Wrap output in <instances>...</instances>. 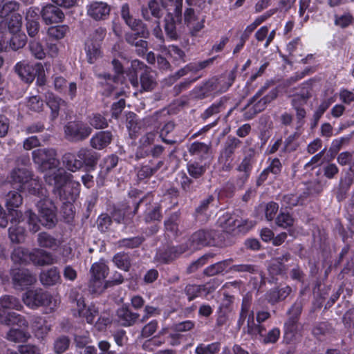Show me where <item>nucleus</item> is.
<instances>
[{
    "label": "nucleus",
    "instance_id": "obj_1",
    "mask_svg": "<svg viewBox=\"0 0 354 354\" xmlns=\"http://www.w3.org/2000/svg\"><path fill=\"white\" fill-rule=\"evenodd\" d=\"M32 161L42 171H49L44 176L46 183L53 186V191L60 198L66 200L69 205L71 214L69 216H73L71 201H74L79 194L80 186L78 182L69 180L70 174H67L63 169L59 168V160L57 158V151L53 148H40L32 152Z\"/></svg>",
    "mask_w": 354,
    "mask_h": 354
},
{
    "label": "nucleus",
    "instance_id": "obj_2",
    "mask_svg": "<svg viewBox=\"0 0 354 354\" xmlns=\"http://www.w3.org/2000/svg\"><path fill=\"white\" fill-rule=\"evenodd\" d=\"M269 86V83H266L250 100L244 109L243 115L245 119L250 120L253 118L257 113L265 110L267 105L277 97L278 90L277 88H272L266 93Z\"/></svg>",
    "mask_w": 354,
    "mask_h": 354
},
{
    "label": "nucleus",
    "instance_id": "obj_3",
    "mask_svg": "<svg viewBox=\"0 0 354 354\" xmlns=\"http://www.w3.org/2000/svg\"><path fill=\"white\" fill-rule=\"evenodd\" d=\"M22 306L18 299L10 295H4L0 298V324L7 326L17 325L26 328L28 326V321L21 315L9 312L8 309L20 310Z\"/></svg>",
    "mask_w": 354,
    "mask_h": 354
},
{
    "label": "nucleus",
    "instance_id": "obj_4",
    "mask_svg": "<svg viewBox=\"0 0 354 354\" xmlns=\"http://www.w3.org/2000/svg\"><path fill=\"white\" fill-rule=\"evenodd\" d=\"M216 232L213 230H200L194 232L189 238L186 246L172 247L169 249V258L173 259L188 250H195L212 244Z\"/></svg>",
    "mask_w": 354,
    "mask_h": 354
},
{
    "label": "nucleus",
    "instance_id": "obj_5",
    "mask_svg": "<svg viewBox=\"0 0 354 354\" xmlns=\"http://www.w3.org/2000/svg\"><path fill=\"white\" fill-rule=\"evenodd\" d=\"M24 303L30 308L45 306L54 310L59 304V300L41 288L29 290L23 295Z\"/></svg>",
    "mask_w": 354,
    "mask_h": 354
},
{
    "label": "nucleus",
    "instance_id": "obj_6",
    "mask_svg": "<svg viewBox=\"0 0 354 354\" xmlns=\"http://www.w3.org/2000/svg\"><path fill=\"white\" fill-rule=\"evenodd\" d=\"M251 300L249 297H245L243 299L239 319L238 320V326L241 327L244 322L245 319L248 318L246 333L252 337H256L258 335L263 337L265 328L260 324H256L254 319V313L250 310Z\"/></svg>",
    "mask_w": 354,
    "mask_h": 354
},
{
    "label": "nucleus",
    "instance_id": "obj_7",
    "mask_svg": "<svg viewBox=\"0 0 354 354\" xmlns=\"http://www.w3.org/2000/svg\"><path fill=\"white\" fill-rule=\"evenodd\" d=\"M69 299L72 304L73 310L79 317H84L86 322L92 324L98 315V311L94 306H86L83 296L76 290L73 289L69 294Z\"/></svg>",
    "mask_w": 354,
    "mask_h": 354
},
{
    "label": "nucleus",
    "instance_id": "obj_8",
    "mask_svg": "<svg viewBox=\"0 0 354 354\" xmlns=\"http://www.w3.org/2000/svg\"><path fill=\"white\" fill-rule=\"evenodd\" d=\"M106 36V30L98 28L91 34L85 42V51L87 60L90 64H93L102 56L101 43Z\"/></svg>",
    "mask_w": 354,
    "mask_h": 354
},
{
    "label": "nucleus",
    "instance_id": "obj_9",
    "mask_svg": "<svg viewBox=\"0 0 354 354\" xmlns=\"http://www.w3.org/2000/svg\"><path fill=\"white\" fill-rule=\"evenodd\" d=\"M90 272L89 290L93 293H101L105 288L104 281L109 274L108 266L103 260H100L91 266Z\"/></svg>",
    "mask_w": 354,
    "mask_h": 354
},
{
    "label": "nucleus",
    "instance_id": "obj_10",
    "mask_svg": "<svg viewBox=\"0 0 354 354\" xmlns=\"http://www.w3.org/2000/svg\"><path fill=\"white\" fill-rule=\"evenodd\" d=\"M92 133V129L82 121H71L64 126L65 138L73 142H78L88 138Z\"/></svg>",
    "mask_w": 354,
    "mask_h": 354
},
{
    "label": "nucleus",
    "instance_id": "obj_11",
    "mask_svg": "<svg viewBox=\"0 0 354 354\" xmlns=\"http://www.w3.org/2000/svg\"><path fill=\"white\" fill-rule=\"evenodd\" d=\"M37 207L40 216V223L48 228L55 226L57 222L56 207L52 201L44 197L37 203Z\"/></svg>",
    "mask_w": 354,
    "mask_h": 354
},
{
    "label": "nucleus",
    "instance_id": "obj_12",
    "mask_svg": "<svg viewBox=\"0 0 354 354\" xmlns=\"http://www.w3.org/2000/svg\"><path fill=\"white\" fill-rule=\"evenodd\" d=\"M12 283L16 289L22 290L36 281V278L29 270L17 269L12 270Z\"/></svg>",
    "mask_w": 354,
    "mask_h": 354
},
{
    "label": "nucleus",
    "instance_id": "obj_13",
    "mask_svg": "<svg viewBox=\"0 0 354 354\" xmlns=\"http://www.w3.org/2000/svg\"><path fill=\"white\" fill-rule=\"evenodd\" d=\"M110 11V6L102 1H93L86 6L88 16L95 21L106 19L109 17Z\"/></svg>",
    "mask_w": 354,
    "mask_h": 354
},
{
    "label": "nucleus",
    "instance_id": "obj_14",
    "mask_svg": "<svg viewBox=\"0 0 354 354\" xmlns=\"http://www.w3.org/2000/svg\"><path fill=\"white\" fill-rule=\"evenodd\" d=\"M30 262L35 266H46L57 263V259L50 252L40 248H35L30 252Z\"/></svg>",
    "mask_w": 354,
    "mask_h": 354
},
{
    "label": "nucleus",
    "instance_id": "obj_15",
    "mask_svg": "<svg viewBox=\"0 0 354 354\" xmlns=\"http://www.w3.org/2000/svg\"><path fill=\"white\" fill-rule=\"evenodd\" d=\"M41 16L46 24H57L62 22L64 18L63 12L57 6L48 4L41 10Z\"/></svg>",
    "mask_w": 354,
    "mask_h": 354
},
{
    "label": "nucleus",
    "instance_id": "obj_16",
    "mask_svg": "<svg viewBox=\"0 0 354 354\" xmlns=\"http://www.w3.org/2000/svg\"><path fill=\"white\" fill-rule=\"evenodd\" d=\"M15 73L26 83H31L36 77V64L32 66L26 61L17 62L14 66Z\"/></svg>",
    "mask_w": 354,
    "mask_h": 354
},
{
    "label": "nucleus",
    "instance_id": "obj_17",
    "mask_svg": "<svg viewBox=\"0 0 354 354\" xmlns=\"http://www.w3.org/2000/svg\"><path fill=\"white\" fill-rule=\"evenodd\" d=\"M252 167V155L245 156L238 165L236 170L239 173L237 176L236 185L242 187L248 180Z\"/></svg>",
    "mask_w": 354,
    "mask_h": 354
},
{
    "label": "nucleus",
    "instance_id": "obj_18",
    "mask_svg": "<svg viewBox=\"0 0 354 354\" xmlns=\"http://www.w3.org/2000/svg\"><path fill=\"white\" fill-rule=\"evenodd\" d=\"M31 172L26 168L14 169L10 174V182L17 189L24 191L28 183Z\"/></svg>",
    "mask_w": 354,
    "mask_h": 354
},
{
    "label": "nucleus",
    "instance_id": "obj_19",
    "mask_svg": "<svg viewBox=\"0 0 354 354\" xmlns=\"http://www.w3.org/2000/svg\"><path fill=\"white\" fill-rule=\"evenodd\" d=\"M117 321L122 326H133L138 319L140 315L132 312L128 306L123 305L117 310Z\"/></svg>",
    "mask_w": 354,
    "mask_h": 354
},
{
    "label": "nucleus",
    "instance_id": "obj_20",
    "mask_svg": "<svg viewBox=\"0 0 354 354\" xmlns=\"http://www.w3.org/2000/svg\"><path fill=\"white\" fill-rule=\"evenodd\" d=\"M113 134L109 131H102L96 133L90 140L91 146L97 150H102L111 144Z\"/></svg>",
    "mask_w": 354,
    "mask_h": 354
},
{
    "label": "nucleus",
    "instance_id": "obj_21",
    "mask_svg": "<svg viewBox=\"0 0 354 354\" xmlns=\"http://www.w3.org/2000/svg\"><path fill=\"white\" fill-rule=\"evenodd\" d=\"M37 245L42 248L56 250L62 244V241L48 232H40L37 237Z\"/></svg>",
    "mask_w": 354,
    "mask_h": 354
},
{
    "label": "nucleus",
    "instance_id": "obj_22",
    "mask_svg": "<svg viewBox=\"0 0 354 354\" xmlns=\"http://www.w3.org/2000/svg\"><path fill=\"white\" fill-rule=\"evenodd\" d=\"M20 328H12L6 333L5 337L7 340L15 343H25L30 337L31 335L28 331V327H21Z\"/></svg>",
    "mask_w": 354,
    "mask_h": 354
},
{
    "label": "nucleus",
    "instance_id": "obj_23",
    "mask_svg": "<svg viewBox=\"0 0 354 354\" xmlns=\"http://www.w3.org/2000/svg\"><path fill=\"white\" fill-rule=\"evenodd\" d=\"M188 151L191 156L201 160H205L207 158L211 152V144L194 142L189 147Z\"/></svg>",
    "mask_w": 354,
    "mask_h": 354
},
{
    "label": "nucleus",
    "instance_id": "obj_24",
    "mask_svg": "<svg viewBox=\"0 0 354 354\" xmlns=\"http://www.w3.org/2000/svg\"><path fill=\"white\" fill-rule=\"evenodd\" d=\"M173 19L170 14H167L164 19V29L166 35L172 41H176L180 38V34L177 30L176 25L180 24Z\"/></svg>",
    "mask_w": 354,
    "mask_h": 354
},
{
    "label": "nucleus",
    "instance_id": "obj_25",
    "mask_svg": "<svg viewBox=\"0 0 354 354\" xmlns=\"http://www.w3.org/2000/svg\"><path fill=\"white\" fill-rule=\"evenodd\" d=\"M39 279L42 285L51 286L59 283L61 277L58 269L54 267L41 272Z\"/></svg>",
    "mask_w": 354,
    "mask_h": 354
},
{
    "label": "nucleus",
    "instance_id": "obj_26",
    "mask_svg": "<svg viewBox=\"0 0 354 354\" xmlns=\"http://www.w3.org/2000/svg\"><path fill=\"white\" fill-rule=\"evenodd\" d=\"M269 165L261 173L258 183H263L268 178L269 174H272L273 175H279L282 169V164L279 159L275 158L273 159H268Z\"/></svg>",
    "mask_w": 354,
    "mask_h": 354
},
{
    "label": "nucleus",
    "instance_id": "obj_27",
    "mask_svg": "<svg viewBox=\"0 0 354 354\" xmlns=\"http://www.w3.org/2000/svg\"><path fill=\"white\" fill-rule=\"evenodd\" d=\"M142 15L147 21L151 20V17L160 21V19L162 17V12L158 2L156 0H150L147 8H142Z\"/></svg>",
    "mask_w": 354,
    "mask_h": 354
},
{
    "label": "nucleus",
    "instance_id": "obj_28",
    "mask_svg": "<svg viewBox=\"0 0 354 354\" xmlns=\"http://www.w3.org/2000/svg\"><path fill=\"white\" fill-rule=\"evenodd\" d=\"M46 104L51 110L52 119L54 120L57 118L59 115L60 108L66 105V102L53 93H48L46 97Z\"/></svg>",
    "mask_w": 354,
    "mask_h": 354
},
{
    "label": "nucleus",
    "instance_id": "obj_29",
    "mask_svg": "<svg viewBox=\"0 0 354 354\" xmlns=\"http://www.w3.org/2000/svg\"><path fill=\"white\" fill-rule=\"evenodd\" d=\"M311 97L310 88L308 84H303L300 92L292 96L291 104L292 107H303Z\"/></svg>",
    "mask_w": 354,
    "mask_h": 354
},
{
    "label": "nucleus",
    "instance_id": "obj_30",
    "mask_svg": "<svg viewBox=\"0 0 354 354\" xmlns=\"http://www.w3.org/2000/svg\"><path fill=\"white\" fill-rule=\"evenodd\" d=\"M215 59L216 57H214L202 62L189 64L187 65L185 68L179 70L176 75L178 77V78H179L187 75L189 72H198L212 64Z\"/></svg>",
    "mask_w": 354,
    "mask_h": 354
},
{
    "label": "nucleus",
    "instance_id": "obj_31",
    "mask_svg": "<svg viewBox=\"0 0 354 354\" xmlns=\"http://www.w3.org/2000/svg\"><path fill=\"white\" fill-rule=\"evenodd\" d=\"M50 330L51 326L41 317H37L32 324L33 333L38 339H44Z\"/></svg>",
    "mask_w": 354,
    "mask_h": 354
},
{
    "label": "nucleus",
    "instance_id": "obj_32",
    "mask_svg": "<svg viewBox=\"0 0 354 354\" xmlns=\"http://www.w3.org/2000/svg\"><path fill=\"white\" fill-rule=\"evenodd\" d=\"M24 191H27L33 195H38L41 197H46V190L42 187L41 183L37 177H35L32 174L28 180V183L26 184Z\"/></svg>",
    "mask_w": 354,
    "mask_h": 354
},
{
    "label": "nucleus",
    "instance_id": "obj_33",
    "mask_svg": "<svg viewBox=\"0 0 354 354\" xmlns=\"http://www.w3.org/2000/svg\"><path fill=\"white\" fill-rule=\"evenodd\" d=\"M30 252L27 248L17 247L11 254V259L15 264H27L30 262Z\"/></svg>",
    "mask_w": 354,
    "mask_h": 354
},
{
    "label": "nucleus",
    "instance_id": "obj_34",
    "mask_svg": "<svg viewBox=\"0 0 354 354\" xmlns=\"http://www.w3.org/2000/svg\"><path fill=\"white\" fill-rule=\"evenodd\" d=\"M121 17L126 24L133 30H139L142 26L140 20L134 19L130 14L129 6L127 3L123 4L121 7Z\"/></svg>",
    "mask_w": 354,
    "mask_h": 354
},
{
    "label": "nucleus",
    "instance_id": "obj_35",
    "mask_svg": "<svg viewBox=\"0 0 354 354\" xmlns=\"http://www.w3.org/2000/svg\"><path fill=\"white\" fill-rule=\"evenodd\" d=\"M301 310L302 306L301 303L295 302L288 310V313L289 315V319L286 323V326L290 331H294L296 330V324L297 319L301 313Z\"/></svg>",
    "mask_w": 354,
    "mask_h": 354
},
{
    "label": "nucleus",
    "instance_id": "obj_36",
    "mask_svg": "<svg viewBox=\"0 0 354 354\" xmlns=\"http://www.w3.org/2000/svg\"><path fill=\"white\" fill-rule=\"evenodd\" d=\"M295 219L289 213L281 212L276 218V224L283 228H290L289 234L295 236V231L292 227L294 225Z\"/></svg>",
    "mask_w": 354,
    "mask_h": 354
},
{
    "label": "nucleus",
    "instance_id": "obj_37",
    "mask_svg": "<svg viewBox=\"0 0 354 354\" xmlns=\"http://www.w3.org/2000/svg\"><path fill=\"white\" fill-rule=\"evenodd\" d=\"M3 24L7 26L10 34L21 32L22 17L19 14H13L9 19L0 23L1 26Z\"/></svg>",
    "mask_w": 354,
    "mask_h": 354
},
{
    "label": "nucleus",
    "instance_id": "obj_38",
    "mask_svg": "<svg viewBox=\"0 0 354 354\" xmlns=\"http://www.w3.org/2000/svg\"><path fill=\"white\" fill-rule=\"evenodd\" d=\"M241 143V141L238 138L235 137H228L220 154L234 159V153L236 149L239 147Z\"/></svg>",
    "mask_w": 354,
    "mask_h": 354
},
{
    "label": "nucleus",
    "instance_id": "obj_39",
    "mask_svg": "<svg viewBox=\"0 0 354 354\" xmlns=\"http://www.w3.org/2000/svg\"><path fill=\"white\" fill-rule=\"evenodd\" d=\"M140 84L145 91H152L156 86V82L149 68H146L140 75Z\"/></svg>",
    "mask_w": 354,
    "mask_h": 354
},
{
    "label": "nucleus",
    "instance_id": "obj_40",
    "mask_svg": "<svg viewBox=\"0 0 354 354\" xmlns=\"http://www.w3.org/2000/svg\"><path fill=\"white\" fill-rule=\"evenodd\" d=\"M218 223L225 231L230 232L233 231L235 227H239L241 221L236 220L234 216L225 214L219 218Z\"/></svg>",
    "mask_w": 354,
    "mask_h": 354
},
{
    "label": "nucleus",
    "instance_id": "obj_41",
    "mask_svg": "<svg viewBox=\"0 0 354 354\" xmlns=\"http://www.w3.org/2000/svg\"><path fill=\"white\" fill-rule=\"evenodd\" d=\"M290 292L291 288L289 286H286L280 289H274L269 292L267 298L269 302L274 304L286 299Z\"/></svg>",
    "mask_w": 354,
    "mask_h": 354
},
{
    "label": "nucleus",
    "instance_id": "obj_42",
    "mask_svg": "<svg viewBox=\"0 0 354 354\" xmlns=\"http://www.w3.org/2000/svg\"><path fill=\"white\" fill-rule=\"evenodd\" d=\"M62 162L68 170L73 172L82 168L81 160L72 153H65L62 157Z\"/></svg>",
    "mask_w": 354,
    "mask_h": 354
},
{
    "label": "nucleus",
    "instance_id": "obj_43",
    "mask_svg": "<svg viewBox=\"0 0 354 354\" xmlns=\"http://www.w3.org/2000/svg\"><path fill=\"white\" fill-rule=\"evenodd\" d=\"M77 156L79 160H81L82 167L83 165L93 166L97 160L95 153L86 148L80 149L77 153Z\"/></svg>",
    "mask_w": 354,
    "mask_h": 354
},
{
    "label": "nucleus",
    "instance_id": "obj_44",
    "mask_svg": "<svg viewBox=\"0 0 354 354\" xmlns=\"http://www.w3.org/2000/svg\"><path fill=\"white\" fill-rule=\"evenodd\" d=\"M163 165V161H158L155 165H146L140 167L138 171V177L140 180L145 179L153 175Z\"/></svg>",
    "mask_w": 354,
    "mask_h": 354
},
{
    "label": "nucleus",
    "instance_id": "obj_45",
    "mask_svg": "<svg viewBox=\"0 0 354 354\" xmlns=\"http://www.w3.org/2000/svg\"><path fill=\"white\" fill-rule=\"evenodd\" d=\"M113 262L115 266L124 271H129L131 267V259L128 254L118 252L113 257Z\"/></svg>",
    "mask_w": 354,
    "mask_h": 354
},
{
    "label": "nucleus",
    "instance_id": "obj_46",
    "mask_svg": "<svg viewBox=\"0 0 354 354\" xmlns=\"http://www.w3.org/2000/svg\"><path fill=\"white\" fill-rule=\"evenodd\" d=\"M232 261V259H227L212 264L207 267L204 270L203 273L209 277L220 274L225 270V268L230 264Z\"/></svg>",
    "mask_w": 354,
    "mask_h": 354
},
{
    "label": "nucleus",
    "instance_id": "obj_47",
    "mask_svg": "<svg viewBox=\"0 0 354 354\" xmlns=\"http://www.w3.org/2000/svg\"><path fill=\"white\" fill-rule=\"evenodd\" d=\"M289 258L290 254H286L281 257H278L277 259H274L269 266V272L272 275L281 274L282 272L285 270V266L283 265V262L287 261Z\"/></svg>",
    "mask_w": 354,
    "mask_h": 354
},
{
    "label": "nucleus",
    "instance_id": "obj_48",
    "mask_svg": "<svg viewBox=\"0 0 354 354\" xmlns=\"http://www.w3.org/2000/svg\"><path fill=\"white\" fill-rule=\"evenodd\" d=\"M22 197L17 192H10L6 197V205L8 209L19 207L22 203Z\"/></svg>",
    "mask_w": 354,
    "mask_h": 354
},
{
    "label": "nucleus",
    "instance_id": "obj_49",
    "mask_svg": "<svg viewBox=\"0 0 354 354\" xmlns=\"http://www.w3.org/2000/svg\"><path fill=\"white\" fill-rule=\"evenodd\" d=\"M221 344L218 342L209 344H198L196 349V354H216L220 351Z\"/></svg>",
    "mask_w": 354,
    "mask_h": 354
},
{
    "label": "nucleus",
    "instance_id": "obj_50",
    "mask_svg": "<svg viewBox=\"0 0 354 354\" xmlns=\"http://www.w3.org/2000/svg\"><path fill=\"white\" fill-rule=\"evenodd\" d=\"M9 238L13 243H21L25 239V230L18 225H12L8 230Z\"/></svg>",
    "mask_w": 354,
    "mask_h": 354
},
{
    "label": "nucleus",
    "instance_id": "obj_51",
    "mask_svg": "<svg viewBox=\"0 0 354 354\" xmlns=\"http://www.w3.org/2000/svg\"><path fill=\"white\" fill-rule=\"evenodd\" d=\"M227 102V99L221 98V100L215 104H213L211 106L207 108L205 112L202 114L203 119H207L214 114H216L221 111L225 108V104Z\"/></svg>",
    "mask_w": 354,
    "mask_h": 354
},
{
    "label": "nucleus",
    "instance_id": "obj_52",
    "mask_svg": "<svg viewBox=\"0 0 354 354\" xmlns=\"http://www.w3.org/2000/svg\"><path fill=\"white\" fill-rule=\"evenodd\" d=\"M89 124L96 129H105L108 127L106 119L100 113H93L88 117Z\"/></svg>",
    "mask_w": 354,
    "mask_h": 354
},
{
    "label": "nucleus",
    "instance_id": "obj_53",
    "mask_svg": "<svg viewBox=\"0 0 354 354\" xmlns=\"http://www.w3.org/2000/svg\"><path fill=\"white\" fill-rule=\"evenodd\" d=\"M10 39L9 46L13 50H17L23 48L26 43V36L21 32L12 34Z\"/></svg>",
    "mask_w": 354,
    "mask_h": 354
},
{
    "label": "nucleus",
    "instance_id": "obj_54",
    "mask_svg": "<svg viewBox=\"0 0 354 354\" xmlns=\"http://www.w3.org/2000/svg\"><path fill=\"white\" fill-rule=\"evenodd\" d=\"M160 50L163 52H167V54L176 60L183 59L185 53L178 46L175 45L169 46L167 48L165 45H159Z\"/></svg>",
    "mask_w": 354,
    "mask_h": 354
},
{
    "label": "nucleus",
    "instance_id": "obj_55",
    "mask_svg": "<svg viewBox=\"0 0 354 354\" xmlns=\"http://www.w3.org/2000/svg\"><path fill=\"white\" fill-rule=\"evenodd\" d=\"M131 68L132 69V71H133V73H130L129 75V80L131 83V84L134 86V87H137L138 86V78H137V72L138 70H142V69H146V68H148L146 65L138 60V59H134L131 62Z\"/></svg>",
    "mask_w": 354,
    "mask_h": 354
},
{
    "label": "nucleus",
    "instance_id": "obj_56",
    "mask_svg": "<svg viewBox=\"0 0 354 354\" xmlns=\"http://www.w3.org/2000/svg\"><path fill=\"white\" fill-rule=\"evenodd\" d=\"M68 31V27L66 25L55 26L48 28V35L55 39H62Z\"/></svg>",
    "mask_w": 354,
    "mask_h": 354
},
{
    "label": "nucleus",
    "instance_id": "obj_57",
    "mask_svg": "<svg viewBox=\"0 0 354 354\" xmlns=\"http://www.w3.org/2000/svg\"><path fill=\"white\" fill-rule=\"evenodd\" d=\"M206 167L198 162H194L187 164V171L189 174L194 178L201 177L205 172Z\"/></svg>",
    "mask_w": 354,
    "mask_h": 354
},
{
    "label": "nucleus",
    "instance_id": "obj_58",
    "mask_svg": "<svg viewBox=\"0 0 354 354\" xmlns=\"http://www.w3.org/2000/svg\"><path fill=\"white\" fill-rule=\"evenodd\" d=\"M103 80L100 82V85L102 88V94L109 96L112 94L114 91V86L112 82H115V80L111 78L109 74H104L102 75Z\"/></svg>",
    "mask_w": 354,
    "mask_h": 354
},
{
    "label": "nucleus",
    "instance_id": "obj_59",
    "mask_svg": "<svg viewBox=\"0 0 354 354\" xmlns=\"http://www.w3.org/2000/svg\"><path fill=\"white\" fill-rule=\"evenodd\" d=\"M167 14H170L175 20L182 21L183 0H175Z\"/></svg>",
    "mask_w": 354,
    "mask_h": 354
},
{
    "label": "nucleus",
    "instance_id": "obj_60",
    "mask_svg": "<svg viewBox=\"0 0 354 354\" xmlns=\"http://www.w3.org/2000/svg\"><path fill=\"white\" fill-rule=\"evenodd\" d=\"M25 215L27 218V223L28 224L30 231L34 233L37 232L39 230V223H40L37 216L31 210L26 211Z\"/></svg>",
    "mask_w": 354,
    "mask_h": 354
},
{
    "label": "nucleus",
    "instance_id": "obj_61",
    "mask_svg": "<svg viewBox=\"0 0 354 354\" xmlns=\"http://www.w3.org/2000/svg\"><path fill=\"white\" fill-rule=\"evenodd\" d=\"M69 344V339L66 336H61L55 341L54 351L57 354H62L68 349Z\"/></svg>",
    "mask_w": 354,
    "mask_h": 354
},
{
    "label": "nucleus",
    "instance_id": "obj_62",
    "mask_svg": "<svg viewBox=\"0 0 354 354\" xmlns=\"http://www.w3.org/2000/svg\"><path fill=\"white\" fill-rule=\"evenodd\" d=\"M27 106L30 110L35 112H40L44 109V102L41 97L38 95H33L28 98L27 101Z\"/></svg>",
    "mask_w": 354,
    "mask_h": 354
},
{
    "label": "nucleus",
    "instance_id": "obj_63",
    "mask_svg": "<svg viewBox=\"0 0 354 354\" xmlns=\"http://www.w3.org/2000/svg\"><path fill=\"white\" fill-rule=\"evenodd\" d=\"M29 48L32 55L37 59H42L45 57L46 53L42 45L37 41H32L29 44Z\"/></svg>",
    "mask_w": 354,
    "mask_h": 354
},
{
    "label": "nucleus",
    "instance_id": "obj_64",
    "mask_svg": "<svg viewBox=\"0 0 354 354\" xmlns=\"http://www.w3.org/2000/svg\"><path fill=\"white\" fill-rule=\"evenodd\" d=\"M19 7V3L15 1L4 3L0 8V18L8 17L12 12L17 10Z\"/></svg>",
    "mask_w": 354,
    "mask_h": 354
}]
</instances>
